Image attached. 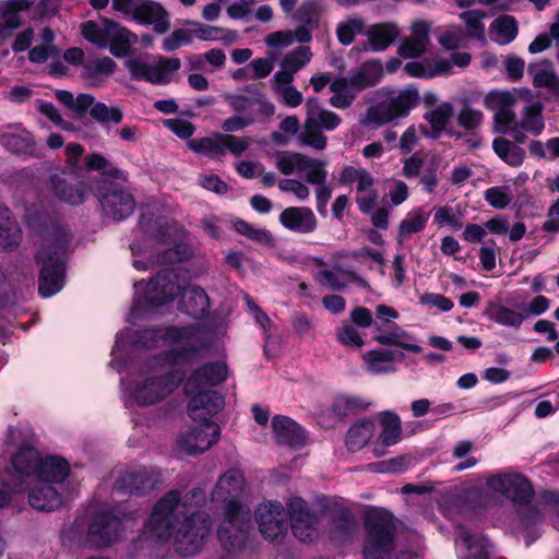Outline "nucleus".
<instances>
[{"instance_id": "nucleus-1", "label": "nucleus", "mask_w": 559, "mask_h": 559, "mask_svg": "<svg viewBox=\"0 0 559 559\" xmlns=\"http://www.w3.org/2000/svg\"><path fill=\"white\" fill-rule=\"evenodd\" d=\"M70 239L63 231L46 238L35 254V261L41 265L38 277V294L49 298L61 290L66 278V262Z\"/></svg>"}, {"instance_id": "nucleus-2", "label": "nucleus", "mask_w": 559, "mask_h": 559, "mask_svg": "<svg viewBox=\"0 0 559 559\" xmlns=\"http://www.w3.org/2000/svg\"><path fill=\"white\" fill-rule=\"evenodd\" d=\"M364 559H390L396 549L397 525L394 514L384 508L369 507L364 513Z\"/></svg>"}, {"instance_id": "nucleus-3", "label": "nucleus", "mask_w": 559, "mask_h": 559, "mask_svg": "<svg viewBox=\"0 0 559 559\" xmlns=\"http://www.w3.org/2000/svg\"><path fill=\"white\" fill-rule=\"evenodd\" d=\"M84 146L76 142L66 146V169L69 175L83 177L90 185L97 180L127 181L128 174L111 164L100 153L84 154Z\"/></svg>"}, {"instance_id": "nucleus-4", "label": "nucleus", "mask_w": 559, "mask_h": 559, "mask_svg": "<svg viewBox=\"0 0 559 559\" xmlns=\"http://www.w3.org/2000/svg\"><path fill=\"white\" fill-rule=\"evenodd\" d=\"M251 527L250 510L231 499L224 508V521L218 526L217 538L227 552L240 550L247 544Z\"/></svg>"}, {"instance_id": "nucleus-5", "label": "nucleus", "mask_w": 559, "mask_h": 559, "mask_svg": "<svg viewBox=\"0 0 559 559\" xmlns=\"http://www.w3.org/2000/svg\"><path fill=\"white\" fill-rule=\"evenodd\" d=\"M180 499V491L173 489L156 501L144 524L143 536L145 540L162 544L169 540L176 528L175 510L179 506Z\"/></svg>"}, {"instance_id": "nucleus-6", "label": "nucleus", "mask_w": 559, "mask_h": 559, "mask_svg": "<svg viewBox=\"0 0 559 559\" xmlns=\"http://www.w3.org/2000/svg\"><path fill=\"white\" fill-rule=\"evenodd\" d=\"M178 522L174 531V549L182 556L189 557L198 554L211 531V519L203 511H192Z\"/></svg>"}, {"instance_id": "nucleus-7", "label": "nucleus", "mask_w": 559, "mask_h": 559, "mask_svg": "<svg viewBox=\"0 0 559 559\" xmlns=\"http://www.w3.org/2000/svg\"><path fill=\"white\" fill-rule=\"evenodd\" d=\"M92 193L98 199L104 214L115 222L123 221L134 212V197L115 181L97 180L92 185Z\"/></svg>"}, {"instance_id": "nucleus-8", "label": "nucleus", "mask_w": 559, "mask_h": 559, "mask_svg": "<svg viewBox=\"0 0 559 559\" xmlns=\"http://www.w3.org/2000/svg\"><path fill=\"white\" fill-rule=\"evenodd\" d=\"M183 379L185 372L179 369L147 377L134 386L132 397L140 406L157 404L178 389Z\"/></svg>"}, {"instance_id": "nucleus-9", "label": "nucleus", "mask_w": 559, "mask_h": 559, "mask_svg": "<svg viewBox=\"0 0 559 559\" xmlns=\"http://www.w3.org/2000/svg\"><path fill=\"white\" fill-rule=\"evenodd\" d=\"M123 532V523L111 510L93 513L86 534L88 545L95 549H105L115 545Z\"/></svg>"}, {"instance_id": "nucleus-10", "label": "nucleus", "mask_w": 559, "mask_h": 559, "mask_svg": "<svg viewBox=\"0 0 559 559\" xmlns=\"http://www.w3.org/2000/svg\"><path fill=\"white\" fill-rule=\"evenodd\" d=\"M286 516L293 535L301 542H312L320 526V513L301 497L286 501Z\"/></svg>"}, {"instance_id": "nucleus-11", "label": "nucleus", "mask_w": 559, "mask_h": 559, "mask_svg": "<svg viewBox=\"0 0 559 559\" xmlns=\"http://www.w3.org/2000/svg\"><path fill=\"white\" fill-rule=\"evenodd\" d=\"M486 484L493 491L502 493L521 507L531 504L535 496L531 480L522 474H493L487 478Z\"/></svg>"}, {"instance_id": "nucleus-12", "label": "nucleus", "mask_w": 559, "mask_h": 559, "mask_svg": "<svg viewBox=\"0 0 559 559\" xmlns=\"http://www.w3.org/2000/svg\"><path fill=\"white\" fill-rule=\"evenodd\" d=\"M48 187L58 200L71 206L82 205L92 193V185L83 177L69 175L66 167L49 176Z\"/></svg>"}, {"instance_id": "nucleus-13", "label": "nucleus", "mask_w": 559, "mask_h": 559, "mask_svg": "<svg viewBox=\"0 0 559 559\" xmlns=\"http://www.w3.org/2000/svg\"><path fill=\"white\" fill-rule=\"evenodd\" d=\"M254 519L261 535L271 542L284 538L288 532L289 525L284 506L272 500L264 504H259L254 511Z\"/></svg>"}, {"instance_id": "nucleus-14", "label": "nucleus", "mask_w": 559, "mask_h": 559, "mask_svg": "<svg viewBox=\"0 0 559 559\" xmlns=\"http://www.w3.org/2000/svg\"><path fill=\"white\" fill-rule=\"evenodd\" d=\"M179 292L178 274L169 267L160 270L150 280L143 297L150 308L156 309L173 301Z\"/></svg>"}, {"instance_id": "nucleus-15", "label": "nucleus", "mask_w": 559, "mask_h": 559, "mask_svg": "<svg viewBox=\"0 0 559 559\" xmlns=\"http://www.w3.org/2000/svg\"><path fill=\"white\" fill-rule=\"evenodd\" d=\"M187 394H192L188 403V415L194 420L199 421L201 426L213 427L215 424L212 417L218 414L225 405L224 396L214 390H194L186 391Z\"/></svg>"}, {"instance_id": "nucleus-16", "label": "nucleus", "mask_w": 559, "mask_h": 559, "mask_svg": "<svg viewBox=\"0 0 559 559\" xmlns=\"http://www.w3.org/2000/svg\"><path fill=\"white\" fill-rule=\"evenodd\" d=\"M102 23L105 26L106 47L116 58H123L131 53V47L138 41V37L120 23L103 17Z\"/></svg>"}, {"instance_id": "nucleus-17", "label": "nucleus", "mask_w": 559, "mask_h": 559, "mask_svg": "<svg viewBox=\"0 0 559 559\" xmlns=\"http://www.w3.org/2000/svg\"><path fill=\"white\" fill-rule=\"evenodd\" d=\"M228 376L227 365L223 361H209L197 368L189 376L185 391H194L203 386H217L222 384Z\"/></svg>"}, {"instance_id": "nucleus-18", "label": "nucleus", "mask_w": 559, "mask_h": 559, "mask_svg": "<svg viewBox=\"0 0 559 559\" xmlns=\"http://www.w3.org/2000/svg\"><path fill=\"white\" fill-rule=\"evenodd\" d=\"M210 298L206 292L197 285L180 288L178 310L193 319H203L210 311Z\"/></svg>"}, {"instance_id": "nucleus-19", "label": "nucleus", "mask_w": 559, "mask_h": 559, "mask_svg": "<svg viewBox=\"0 0 559 559\" xmlns=\"http://www.w3.org/2000/svg\"><path fill=\"white\" fill-rule=\"evenodd\" d=\"M282 226L297 234H311L318 227V219L308 206H289L278 216Z\"/></svg>"}, {"instance_id": "nucleus-20", "label": "nucleus", "mask_w": 559, "mask_h": 559, "mask_svg": "<svg viewBox=\"0 0 559 559\" xmlns=\"http://www.w3.org/2000/svg\"><path fill=\"white\" fill-rule=\"evenodd\" d=\"M221 429L216 424L213 427L192 428L179 439V447L189 455L203 453L219 439Z\"/></svg>"}, {"instance_id": "nucleus-21", "label": "nucleus", "mask_w": 559, "mask_h": 559, "mask_svg": "<svg viewBox=\"0 0 559 559\" xmlns=\"http://www.w3.org/2000/svg\"><path fill=\"white\" fill-rule=\"evenodd\" d=\"M156 478L145 469L126 472L114 484L115 491L123 495L144 496L154 489Z\"/></svg>"}, {"instance_id": "nucleus-22", "label": "nucleus", "mask_w": 559, "mask_h": 559, "mask_svg": "<svg viewBox=\"0 0 559 559\" xmlns=\"http://www.w3.org/2000/svg\"><path fill=\"white\" fill-rule=\"evenodd\" d=\"M272 429L281 444L294 449H301L306 444V430L288 416L275 415L272 419Z\"/></svg>"}, {"instance_id": "nucleus-23", "label": "nucleus", "mask_w": 559, "mask_h": 559, "mask_svg": "<svg viewBox=\"0 0 559 559\" xmlns=\"http://www.w3.org/2000/svg\"><path fill=\"white\" fill-rule=\"evenodd\" d=\"M133 20L143 25H153L154 32L165 34L169 31L168 12L158 2L144 1L133 10Z\"/></svg>"}, {"instance_id": "nucleus-24", "label": "nucleus", "mask_w": 559, "mask_h": 559, "mask_svg": "<svg viewBox=\"0 0 559 559\" xmlns=\"http://www.w3.org/2000/svg\"><path fill=\"white\" fill-rule=\"evenodd\" d=\"M513 131L514 143L502 136H499L493 139L492 150L496 155L506 164L512 167H519L523 164L526 153L525 150L520 147L518 144L525 143L527 136L523 132L515 129Z\"/></svg>"}, {"instance_id": "nucleus-25", "label": "nucleus", "mask_w": 559, "mask_h": 559, "mask_svg": "<svg viewBox=\"0 0 559 559\" xmlns=\"http://www.w3.org/2000/svg\"><path fill=\"white\" fill-rule=\"evenodd\" d=\"M400 35V29L394 23H376L368 27L366 32L367 43L362 50L372 52L385 51Z\"/></svg>"}, {"instance_id": "nucleus-26", "label": "nucleus", "mask_w": 559, "mask_h": 559, "mask_svg": "<svg viewBox=\"0 0 559 559\" xmlns=\"http://www.w3.org/2000/svg\"><path fill=\"white\" fill-rule=\"evenodd\" d=\"M383 78V64L380 59L362 62L358 70L349 76V90L357 94L367 88L377 86Z\"/></svg>"}, {"instance_id": "nucleus-27", "label": "nucleus", "mask_w": 559, "mask_h": 559, "mask_svg": "<svg viewBox=\"0 0 559 559\" xmlns=\"http://www.w3.org/2000/svg\"><path fill=\"white\" fill-rule=\"evenodd\" d=\"M9 129L14 128L17 132H4L0 134V143L3 147L15 155L33 156L36 151V141L31 131L10 124Z\"/></svg>"}, {"instance_id": "nucleus-28", "label": "nucleus", "mask_w": 559, "mask_h": 559, "mask_svg": "<svg viewBox=\"0 0 559 559\" xmlns=\"http://www.w3.org/2000/svg\"><path fill=\"white\" fill-rule=\"evenodd\" d=\"M28 503L37 511L52 512L62 506L63 499L52 485L39 480L28 492Z\"/></svg>"}, {"instance_id": "nucleus-29", "label": "nucleus", "mask_w": 559, "mask_h": 559, "mask_svg": "<svg viewBox=\"0 0 559 559\" xmlns=\"http://www.w3.org/2000/svg\"><path fill=\"white\" fill-rule=\"evenodd\" d=\"M357 530L354 513L345 507H336L331 511L330 537L335 540H347Z\"/></svg>"}, {"instance_id": "nucleus-30", "label": "nucleus", "mask_w": 559, "mask_h": 559, "mask_svg": "<svg viewBox=\"0 0 559 559\" xmlns=\"http://www.w3.org/2000/svg\"><path fill=\"white\" fill-rule=\"evenodd\" d=\"M41 461L38 450L32 445H22L12 456L11 465L21 480L38 474L39 463Z\"/></svg>"}, {"instance_id": "nucleus-31", "label": "nucleus", "mask_w": 559, "mask_h": 559, "mask_svg": "<svg viewBox=\"0 0 559 559\" xmlns=\"http://www.w3.org/2000/svg\"><path fill=\"white\" fill-rule=\"evenodd\" d=\"M70 475L69 462L57 455L41 457L37 477L47 484H62Z\"/></svg>"}, {"instance_id": "nucleus-32", "label": "nucleus", "mask_w": 559, "mask_h": 559, "mask_svg": "<svg viewBox=\"0 0 559 559\" xmlns=\"http://www.w3.org/2000/svg\"><path fill=\"white\" fill-rule=\"evenodd\" d=\"M117 62L110 57L90 59L83 63L80 78L88 82L90 86H99L103 78L112 75L117 70Z\"/></svg>"}, {"instance_id": "nucleus-33", "label": "nucleus", "mask_w": 559, "mask_h": 559, "mask_svg": "<svg viewBox=\"0 0 559 559\" xmlns=\"http://www.w3.org/2000/svg\"><path fill=\"white\" fill-rule=\"evenodd\" d=\"M520 530L523 534L525 545L530 547L542 535L540 524L544 520L542 512L534 506H523L518 510Z\"/></svg>"}, {"instance_id": "nucleus-34", "label": "nucleus", "mask_w": 559, "mask_h": 559, "mask_svg": "<svg viewBox=\"0 0 559 559\" xmlns=\"http://www.w3.org/2000/svg\"><path fill=\"white\" fill-rule=\"evenodd\" d=\"M419 102L418 88L414 85H409L389 100L386 105L389 118H392V120L406 118L411 110L419 105Z\"/></svg>"}, {"instance_id": "nucleus-35", "label": "nucleus", "mask_w": 559, "mask_h": 559, "mask_svg": "<svg viewBox=\"0 0 559 559\" xmlns=\"http://www.w3.org/2000/svg\"><path fill=\"white\" fill-rule=\"evenodd\" d=\"M140 228L159 243H169L173 238V223L166 217L142 213L139 218Z\"/></svg>"}, {"instance_id": "nucleus-36", "label": "nucleus", "mask_w": 559, "mask_h": 559, "mask_svg": "<svg viewBox=\"0 0 559 559\" xmlns=\"http://www.w3.org/2000/svg\"><path fill=\"white\" fill-rule=\"evenodd\" d=\"M430 212L425 211L423 206L409 211L399 224L397 242L403 243L413 234L423 231L426 228Z\"/></svg>"}, {"instance_id": "nucleus-37", "label": "nucleus", "mask_w": 559, "mask_h": 559, "mask_svg": "<svg viewBox=\"0 0 559 559\" xmlns=\"http://www.w3.org/2000/svg\"><path fill=\"white\" fill-rule=\"evenodd\" d=\"M22 231L16 221L11 217L8 207L0 211V250L13 251L20 245Z\"/></svg>"}, {"instance_id": "nucleus-38", "label": "nucleus", "mask_w": 559, "mask_h": 559, "mask_svg": "<svg viewBox=\"0 0 559 559\" xmlns=\"http://www.w3.org/2000/svg\"><path fill=\"white\" fill-rule=\"evenodd\" d=\"M460 538L467 549L464 559H490L492 545L487 537L481 534H473L464 528L460 532Z\"/></svg>"}, {"instance_id": "nucleus-39", "label": "nucleus", "mask_w": 559, "mask_h": 559, "mask_svg": "<svg viewBox=\"0 0 559 559\" xmlns=\"http://www.w3.org/2000/svg\"><path fill=\"white\" fill-rule=\"evenodd\" d=\"M485 314L495 323L515 329L520 328L525 320L524 314L493 301L488 302Z\"/></svg>"}, {"instance_id": "nucleus-40", "label": "nucleus", "mask_w": 559, "mask_h": 559, "mask_svg": "<svg viewBox=\"0 0 559 559\" xmlns=\"http://www.w3.org/2000/svg\"><path fill=\"white\" fill-rule=\"evenodd\" d=\"M453 114V105L449 102H443L431 111L426 112L424 115V119L429 122L431 129L428 136L435 140L439 139L441 133L445 130Z\"/></svg>"}, {"instance_id": "nucleus-41", "label": "nucleus", "mask_w": 559, "mask_h": 559, "mask_svg": "<svg viewBox=\"0 0 559 559\" xmlns=\"http://www.w3.org/2000/svg\"><path fill=\"white\" fill-rule=\"evenodd\" d=\"M390 332L388 334H377L372 337V341L383 346H396L404 350L412 353L423 352V347L418 344L407 343L403 340L408 337L407 332L402 330L395 322H391L388 325Z\"/></svg>"}, {"instance_id": "nucleus-42", "label": "nucleus", "mask_w": 559, "mask_h": 559, "mask_svg": "<svg viewBox=\"0 0 559 559\" xmlns=\"http://www.w3.org/2000/svg\"><path fill=\"white\" fill-rule=\"evenodd\" d=\"M374 424L371 419H362L354 424L347 431L345 443L350 452L361 450L372 436Z\"/></svg>"}, {"instance_id": "nucleus-43", "label": "nucleus", "mask_w": 559, "mask_h": 559, "mask_svg": "<svg viewBox=\"0 0 559 559\" xmlns=\"http://www.w3.org/2000/svg\"><path fill=\"white\" fill-rule=\"evenodd\" d=\"M382 431L379 441L382 447L396 444L402 435L401 419L397 414L386 411L381 415Z\"/></svg>"}, {"instance_id": "nucleus-44", "label": "nucleus", "mask_w": 559, "mask_h": 559, "mask_svg": "<svg viewBox=\"0 0 559 559\" xmlns=\"http://www.w3.org/2000/svg\"><path fill=\"white\" fill-rule=\"evenodd\" d=\"M369 405L362 397L343 394L335 397L331 409L335 416L346 417L366 411Z\"/></svg>"}, {"instance_id": "nucleus-45", "label": "nucleus", "mask_w": 559, "mask_h": 559, "mask_svg": "<svg viewBox=\"0 0 559 559\" xmlns=\"http://www.w3.org/2000/svg\"><path fill=\"white\" fill-rule=\"evenodd\" d=\"M233 226L235 231H237L239 235L245 236L258 245L266 247L274 246L273 235L265 228H257L242 218H236L233 222Z\"/></svg>"}, {"instance_id": "nucleus-46", "label": "nucleus", "mask_w": 559, "mask_h": 559, "mask_svg": "<svg viewBox=\"0 0 559 559\" xmlns=\"http://www.w3.org/2000/svg\"><path fill=\"white\" fill-rule=\"evenodd\" d=\"M324 11V0H304L296 10L295 19L301 24L318 27Z\"/></svg>"}, {"instance_id": "nucleus-47", "label": "nucleus", "mask_w": 559, "mask_h": 559, "mask_svg": "<svg viewBox=\"0 0 559 559\" xmlns=\"http://www.w3.org/2000/svg\"><path fill=\"white\" fill-rule=\"evenodd\" d=\"M302 145L322 151L326 147L328 139L322 132L319 121L312 118H306L304 123V132L299 135Z\"/></svg>"}, {"instance_id": "nucleus-48", "label": "nucleus", "mask_w": 559, "mask_h": 559, "mask_svg": "<svg viewBox=\"0 0 559 559\" xmlns=\"http://www.w3.org/2000/svg\"><path fill=\"white\" fill-rule=\"evenodd\" d=\"M198 353L199 348L189 344L164 350L158 355V359L165 365L177 367L189 362Z\"/></svg>"}, {"instance_id": "nucleus-49", "label": "nucleus", "mask_w": 559, "mask_h": 559, "mask_svg": "<svg viewBox=\"0 0 559 559\" xmlns=\"http://www.w3.org/2000/svg\"><path fill=\"white\" fill-rule=\"evenodd\" d=\"M543 106L540 103L527 105L523 110V117L520 127L534 135H538L545 128L543 117Z\"/></svg>"}, {"instance_id": "nucleus-50", "label": "nucleus", "mask_w": 559, "mask_h": 559, "mask_svg": "<svg viewBox=\"0 0 559 559\" xmlns=\"http://www.w3.org/2000/svg\"><path fill=\"white\" fill-rule=\"evenodd\" d=\"M365 29V21L361 17H349L337 24L336 36L343 46L350 45L355 37L362 34Z\"/></svg>"}, {"instance_id": "nucleus-51", "label": "nucleus", "mask_w": 559, "mask_h": 559, "mask_svg": "<svg viewBox=\"0 0 559 559\" xmlns=\"http://www.w3.org/2000/svg\"><path fill=\"white\" fill-rule=\"evenodd\" d=\"M362 359L371 373H382L393 370V368L381 366V364L393 361L391 349L378 348L368 350L362 355Z\"/></svg>"}, {"instance_id": "nucleus-52", "label": "nucleus", "mask_w": 559, "mask_h": 559, "mask_svg": "<svg viewBox=\"0 0 559 559\" xmlns=\"http://www.w3.org/2000/svg\"><path fill=\"white\" fill-rule=\"evenodd\" d=\"M491 27L496 29L497 34L502 37V40L499 41L501 45H507L512 43L519 33L518 22L512 15H501L497 17Z\"/></svg>"}, {"instance_id": "nucleus-53", "label": "nucleus", "mask_w": 559, "mask_h": 559, "mask_svg": "<svg viewBox=\"0 0 559 559\" xmlns=\"http://www.w3.org/2000/svg\"><path fill=\"white\" fill-rule=\"evenodd\" d=\"M486 16L487 14L481 10H468L460 14V19L466 24L468 37L484 39L485 25L481 20Z\"/></svg>"}, {"instance_id": "nucleus-54", "label": "nucleus", "mask_w": 559, "mask_h": 559, "mask_svg": "<svg viewBox=\"0 0 559 559\" xmlns=\"http://www.w3.org/2000/svg\"><path fill=\"white\" fill-rule=\"evenodd\" d=\"M312 53L309 47L299 46L283 58L281 67L295 73L304 68L310 61Z\"/></svg>"}, {"instance_id": "nucleus-55", "label": "nucleus", "mask_w": 559, "mask_h": 559, "mask_svg": "<svg viewBox=\"0 0 559 559\" xmlns=\"http://www.w3.org/2000/svg\"><path fill=\"white\" fill-rule=\"evenodd\" d=\"M221 133H216L214 138L203 136L200 139H190L187 143L188 147L197 154L201 155H222Z\"/></svg>"}, {"instance_id": "nucleus-56", "label": "nucleus", "mask_w": 559, "mask_h": 559, "mask_svg": "<svg viewBox=\"0 0 559 559\" xmlns=\"http://www.w3.org/2000/svg\"><path fill=\"white\" fill-rule=\"evenodd\" d=\"M90 115L100 123L114 122L118 124L123 119V112L119 107H108L105 103L100 102H94Z\"/></svg>"}, {"instance_id": "nucleus-57", "label": "nucleus", "mask_w": 559, "mask_h": 559, "mask_svg": "<svg viewBox=\"0 0 559 559\" xmlns=\"http://www.w3.org/2000/svg\"><path fill=\"white\" fill-rule=\"evenodd\" d=\"M131 342L133 345L142 348L152 349L157 347L159 342L158 328H142L131 332Z\"/></svg>"}, {"instance_id": "nucleus-58", "label": "nucleus", "mask_w": 559, "mask_h": 559, "mask_svg": "<svg viewBox=\"0 0 559 559\" xmlns=\"http://www.w3.org/2000/svg\"><path fill=\"white\" fill-rule=\"evenodd\" d=\"M336 340L342 345L354 348H360L365 344L359 332L347 321H344L342 326L336 330Z\"/></svg>"}, {"instance_id": "nucleus-59", "label": "nucleus", "mask_w": 559, "mask_h": 559, "mask_svg": "<svg viewBox=\"0 0 559 559\" xmlns=\"http://www.w3.org/2000/svg\"><path fill=\"white\" fill-rule=\"evenodd\" d=\"M515 97L508 91H490L484 98V105L489 110L509 108L514 105Z\"/></svg>"}, {"instance_id": "nucleus-60", "label": "nucleus", "mask_w": 559, "mask_h": 559, "mask_svg": "<svg viewBox=\"0 0 559 559\" xmlns=\"http://www.w3.org/2000/svg\"><path fill=\"white\" fill-rule=\"evenodd\" d=\"M191 257L190 248L185 243H176L158 254V261L163 264H175L189 260Z\"/></svg>"}, {"instance_id": "nucleus-61", "label": "nucleus", "mask_w": 559, "mask_h": 559, "mask_svg": "<svg viewBox=\"0 0 559 559\" xmlns=\"http://www.w3.org/2000/svg\"><path fill=\"white\" fill-rule=\"evenodd\" d=\"M533 85L536 88H547L559 95V78L552 70L540 69L533 75Z\"/></svg>"}, {"instance_id": "nucleus-62", "label": "nucleus", "mask_w": 559, "mask_h": 559, "mask_svg": "<svg viewBox=\"0 0 559 559\" xmlns=\"http://www.w3.org/2000/svg\"><path fill=\"white\" fill-rule=\"evenodd\" d=\"M222 155L228 150L235 156H240L250 145V138H238L233 134H219Z\"/></svg>"}, {"instance_id": "nucleus-63", "label": "nucleus", "mask_w": 559, "mask_h": 559, "mask_svg": "<svg viewBox=\"0 0 559 559\" xmlns=\"http://www.w3.org/2000/svg\"><path fill=\"white\" fill-rule=\"evenodd\" d=\"M163 124L165 128H167L169 131H171L179 139H183V140H188V141L195 132V127L193 123H191L188 120L180 119V118L165 119L163 121Z\"/></svg>"}, {"instance_id": "nucleus-64", "label": "nucleus", "mask_w": 559, "mask_h": 559, "mask_svg": "<svg viewBox=\"0 0 559 559\" xmlns=\"http://www.w3.org/2000/svg\"><path fill=\"white\" fill-rule=\"evenodd\" d=\"M193 31L177 28L163 40V49L167 52L178 49L180 46L192 41Z\"/></svg>"}]
</instances>
